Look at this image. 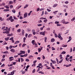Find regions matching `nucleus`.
I'll use <instances>...</instances> for the list:
<instances>
[{"mask_svg": "<svg viewBox=\"0 0 75 75\" xmlns=\"http://www.w3.org/2000/svg\"><path fill=\"white\" fill-rule=\"evenodd\" d=\"M18 43H20V42L19 41H16L14 43V44H18Z\"/></svg>", "mask_w": 75, "mask_h": 75, "instance_id": "obj_23", "label": "nucleus"}, {"mask_svg": "<svg viewBox=\"0 0 75 75\" xmlns=\"http://www.w3.org/2000/svg\"><path fill=\"white\" fill-rule=\"evenodd\" d=\"M50 60L53 64H56V61L54 60L53 61L52 59H51Z\"/></svg>", "mask_w": 75, "mask_h": 75, "instance_id": "obj_10", "label": "nucleus"}, {"mask_svg": "<svg viewBox=\"0 0 75 75\" xmlns=\"http://www.w3.org/2000/svg\"><path fill=\"white\" fill-rule=\"evenodd\" d=\"M5 31H6L5 32H3L4 34H8L9 33L8 31H7V30H5Z\"/></svg>", "mask_w": 75, "mask_h": 75, "instance_id": "obj_11", "label": "nucleus"}, {"mask_svg": "<svg viewBox=\"0 0 75 75\" xmlns=\"http://www.w3.org/2000/svg\"><path fill=\"white\" fill-rule=\"evenodd\" d=\"M20 51L21 52V54H25V51H23L20 50Z\"/></svg>", "mask_w": 75, "mask_h": 75, "instance_id": "obj_7", "label": "nucleus"}, {"mask_svg": "<svg viewBox=\"0 0 75 75\" xmlns=\"http://www.w3.org/2000/svg\"><path fill=\"white\" fill-rule=\"evenodd\" d=\"M14 58V57H10L9 58V61H13V60H14V58Z\"/></svg>", "mask_w": 75, "mask_h": 75, "instance_id": "obj_6", "label": "nucleus"}, {"mask_svg": "<svg viewBox=\"0 0 75 75\" xmlns=\"http://www.w3.org/2000/svg\"><path fill=\"white\" fill-rule=\"evenodd\" d=\"M45 31H44L43 32H39V34H40V35H45Z\"/></svg>", "mask_w": 75, "mask_h": 75, "instance_id": "obj_4", "label": "nucleus"}, {"mask_svg": "<svg viewBox=\"0 0 75 75\" xmlns=\"http://www.w3.org/2000/svg\"><path fill=\"white\" fill-rule=\"evenodd\" d=\"M10 8L11 9L12 8H13V5H11L10 6Z\"/></svg>", "mask_w": 75, "mask_h": 75, "instance_id": "obj_34", "label": "nucleus"}, {"mask_svg": "<svg viewBox=\"0 0 75 75\" xmlns=\"http://www.w3.org/2000/svg\"><path fill=\"white\" fill-rule=\"evenodd\" d=\"M13 19H14V20H18V18H16L15 16H13Z\"/></svg>", "mask_w": 75, "mask_h": 75, "instance_id": "obj_42", "label": "nucleus"}, {"mask_svg": "<svg viewBox=\"0 0 75 75\" xmlns=\"http://www.w3.org/2000/svg\"><path fill=\"white\" fill-rule=\"evenodd\" d=\"M58 12V11H55L53 12V13H54V15H55V14H57V12Z\"/></svg>", "mask_w": 75, "mask_h": 75, "instance_id": "obj_13", "label": "nucleus"}, {"mask_svg": "<svg viewBox=\"0 0 75 75\" xmlns=\"http://www.w3.org/2000/svg\"><path fill=\"white\" fill-rule=\"evenodd\" d=\"M42 47L41 49L39 48L38 49V50L39 52H41V50H42Z\"/></svg>", "mask_w": 75, "mask_h": 75, "instance_id": "obj_12", "label": "nucleus"}, {"mask_svg": "<svg viewBox=\"0 0 75 75\" xmlns=\"http://www.w3.org/2000/svg\"><path fill=\"white\" fill-rule=\"evenodd\" d=\"M58 6V4H54L53 6V7H56L57 6Z\"/></svg>", "mask_w": 75, "mask_h": 75, "instance_id": "obj_14", "label": "nucleus"}, {"mask_svg": "<svg viewBox=\"0 0 75 75\" xmlns=\"http://www.w3.org/2000/svg\"><path fill=\"white\" fill-rule=\"evenodd\" d=\"M47 40V37H45V42H46Z\"/></svg>", "mask_w": 75, "mask_h": 75, "instance_id": "obj_26", "label": "nucleus"}, {"mask_svg": "<svg viewBox=\"0 0 75 75\" xmlns=\"http://www.w3.org/2000/svg\"><path fill=\"white\" fill-rule=\"evenodd\" d=\"M16 70H13L12 72H11V75H13L14 74V72H16Z\"/></svg>", "mask_w": 75, "mask_h": 75, "instance_id": "obj_8", "label": "nucleus"}, {"mask_svg": "<svg viewBox=\"0 0 75 75\" xmlns=\"http://www.w3.org/2000/svg\"><path fill=\"white\" fill-rule=\"evenodd\" d=\"M29 5L28 4H26L24 7V8H26L27 7H28Z\"/></svg>", "mask_w": 75, "mask_h": 75, "instance_id": "obj_18", "label": "nucleus"}, {"mask_svg": "<svg viewBox=\"0 0 75 75\" xmlns=\"http://www.w3.org/2000/svg\"><path fill=\"white\" fill-rule=\"evenodd\" d=\"M26 45V44L25 43H24L23 45H22V47H25V46Z\"/></svg>", "mask_w": 75, "mask_h": 75, "instance_id": "obj_54", "label": "nucleus"}, {"mask_svg": "<svg viewBox=\"0 0 75 75\" xmlns=\"http://www.w3.org/2000/svg\"><path fill=\"white\" fill-rule=\"evenodd\" d=\"M38 73L39 74H44V73L42 71H40Z\"/></svg>", "mask_w": 75, "mask_h": 75, "instance_id": "obj_21", "label": "nucleus"}, {"mask_svg": "<svg viewBox=\"0 0 75 75\" xmlns=\"http://www.w3.org/2000/svg\"><path fill=\"white\" fill-rule=\"evenodd\" d=\"M4 7L5 8H7V9H9V8H10L9 6H5Z\"/></svg>", "mask_w": 75, "mask_h": 75, "instance_id": "obj_19", "label": "nucleus"}, {"mask_svg": "<svg viewBox=\"0 0 75 75\" xmlns=\"http://www.w3.org/2000/svg\"><path fill=\"white\" fill-rule=\"evenodd\" d=\"M4 45H7V43L6 42H4Z\"/></svg>", "mask_w": 75, "mask_h": 75, "instance_id": "obj_47", "label": "nucleus"}, {"mask_svg": "<svg viewBox=\"0 0 75 75\" xmlns=\"http://www.w3.org/2000/svg\"><path fill=\"white\" fill-rule=\"evenodd\" d=\"M4 11H10V9H5L4 10Z\"/></svg>", "mask_w": 75, "mask_h": 75, "instance_id": "obj_22", "label": "nucleus"}, {"mask_svg": "<svg viewBox=\"0 0 75 75\" xmlns=\"http://www.w3.org/2000/svg\"><path fill=\"white\" fill-rule=\"evenodd\" d=\"M36 65L35 63H34L32 65V67H35Z\"/></svg>", "mask_w": 75, "mask_h": 75, "instance_id": "obj_37", "label": "nucleus"}, {"mask_svg": "<svg viewBox=\"0 0 75 75\" xmlns=\"http://www.w3.org/2000/svg\"><path fill=\"white\" fill-rule=\"evenodd\" d=\"M32 12H33L32 11H30V12L28 13V15L29 16H30V15H31V13H32Z\"/></svg>", "mask_w": 75, "mask_h": 75, "instance_id": "obj_29", "label": "nucleus"}, {"mask_svg": "<svg viewBox=\"0 0 75 75\" xmlns=\"http://www.w3.org/2000/svg\"><path fill=\"white\" fill-rule=\"evenodd\" d=\"M32 43L33 45H34V44H35V40H32Z\"/></svg>", "mask_w": 75, "mask_h": 75, "instance_id": "obj_17", "label": "nucleus"}, {"mask_svg": "<svg viewBox=\"0 0 75 75\" xmlns=\"http://www.w3.org/2000/svg\"><path fill=\"white\" fill-rule=\"evenodd\" d=\"M25 61L27 62H29V61H30V60L28 59H26Z\"/></svg>", "mask_w": 75, "mask_h": 75, "instance_id": "obj_58", "label": "nucleus"}, {"mask_svg": "<svg viewBox=\"0 0 75 75\" xmlns=\"http://www.w3.org/2000/svg\"><path fill=\"white\" fill-rule=\"evenodd\" d=\"M55 40L54 38H52L51 39V42H54Z\"/></svg>", "mask_w": 75, "mask_h": 75, "instance_id": "obj_16", "label": "nucleus"}, {"mask_svg": "<svg viewBox=\"0 0 75 75\" xmlns=\"http://www.w3.org/2000/svg\"><path fill=\"white\" fill-rule=\"evenodd\" d=\"M47 11H48V12H50V11H51V10L48 8H47Z\"/></svg>", "mask_w": 75, "mask_h": 75, "instance_id": "obj_38", "label": "nucleus"}, {"mask_svg": "<svg viewBox=\"0 0 75 75\" xmlns=\"http://www.w3.org/2000/svg\"><path fill=\"white\" fill-rule=\"evenodd\" d=\"M2 6H5L6 5V3H5L4 2H3L2 4Z\"/></svg>", "mask_w": 75, "mask_h": 75, "instance_id": "obj_44", "label": "nucleus"}, {"mask_svg": "<svg viewBox=\"0 0 75 75\" xmlns=\"http://www.w3.org/2000/svg\"><path fill=\"white\" fill-rule=\"evenodd\" d=\"M52 51H54V50H55V49L53 47H52Z\"/></svg>", "mask_w": 75, "mask_h": 75, "instance_id": "obj_49", "label": "nucleus"}, {"mask_svg": "<svg viewBox=\"0 0 75 75\" xmlns=\"http://www.w3.org/2000/svg\"><path fill=\"white\" fill-rule=\"evenodd\" d=\"M63 59H62L61 60H60L59 62V63H62V61H63Z\"/></svg>", "mask_w": 75, "mask_h": 75, "instance_id": "obj_40", "label": "nucleus"}, {"mask_svg": "<svg viewBox=\"0 0 75 75\" xmlns=\"http://www.w3.org/2000/svg\"><path fill=\"white\" fill-rule=\"evenodd\" d=\"M69 3V2H68V1H66L65 2V4H68Z\"/></svg>", "mask_w": 75, "mask_h": 75, "instance_id": "obj_55", "label": "nucleus"}, {"mask_svg": "<svg viewBox=\"0 0 75 75\" xmlns=\"http://www.w3.org/2000/svg\"><path fill=\"white\" fill-rule=\"evenodd\" d=\"M5 61V59H2L1 60L2 62H3V61Z\"/></svg>", "mask_w": 75, "mask_h": 75, "instance_id": "obj_59", "label": "nucleus"}, {"mask_svg": "<svg viewBox=\"0 0 75 75\" xmlns=\"http://www.w3.org/2000/svg\"><path fill=\"white\" fill-rule=\"evenodd\" d=\"M11 51L12 52H15V50L13 49H12L11 50Z\"/></svg>", "mask_w": 75, "mask_h": 75, "instance_id": "obj_15", "label": "nucleus"}, {"mask_svg": "<svg viewBox=\"0 0 75 75\" xmlns=\"http://www.w3.org/2000/svg\"><path fill=\"white\" fill-rule=\"evenodd\" d=\"M33 35H35V34H36V32H33Z\"/></svg>", "mask_w": 75, "mask_h": 75, "instance_id": "obj_63", "label": "nucleus"}, {"mask_svg": "<svg viewBox=\"0 0 75 75\" xmlns=\"http://www.w3.org/2000/svg\"><path fill=\"white\" fill-rule=\"evenodd\" d=\"M42 25V24H38L37 26H38V27H40V26H41Z\"/></svg>", "mask_w": 75, "mask_h": 75, "instance_id": "obj_39", "label": "nucleus"}, {"mask_svg": "<svg viewBox=\"0 0 75 75\" xmlns=\"http://www.w3.org/2000/svg\"><path fill=\"white\" fill-rule=\"evenodd\" d=\"M63 21H63V24H69V22H65V19H64L63 20Z\"/></svg>", "mask_w": 75, "mask_h": 75, "instance_id": "obj_5", "label": "nucleus"}, {"mask_svg": "<svg viewBox=\"0 0 75 75\" xmlns=\"http://www.w3.org/2000/svg\"><path fill=\"white\" fill-rule=\"evenodd\" d=\"M8 53V51H5V52H4V54H7Z\"/></svg>", "mask_w": 75, "mask_h": 75, "instance_id": "obj_53", "label": "nucleus"}, {"mask_svg": "<svg viewBox=\"0 0 75 75\" xmlns=\"http://www.w3.org/2000/svg\"><path fill=\"white\" fill-rule=\"evenodd\" d=\"M24 30H23L22 31V35H24Z\"/></svg>", "mask_w": 75, "mask_h": 75, "instance_id": "obj_62", "label": "nucleus"}, {"mask_svg": "<svg viewBox=\"0 0 75 75\" xmlns=\"http://www.w3.org/2000/svg\"><path fill=\"white\" fill-rule=\"evenodd\" d=\"M62 54H60L59 55V57H60V59H62Z\"/></svg>", "mask_w": 75, "mask_h": 75, "instance_id": "obj_32", "label": "nucleus"}, {"mask_svg": "<svg viewBox=\"0 0 75 75\" xmlns=\"http://www.w3.org/2000/svg\"><path fill=\"white\" fill-rule=\"evenodd\" d=\"M66 54V52L64 51L62 53V54Z\"/></svg>", "mask_w": 75, "mask_h": 75, "instance_id": "obj_33", "label": "nucleus"}, {"mask_svg": "<svg viewBox=\"0 0 75 75\" xmlns=\"http://www.w3.org/2000/svg\"><path fill=\"white\" fill-rule=\"evenodd\" d=\"M42 58V59H44L45 58V56H44L43 55Z\"/></svg>", "mask_w": 75, "mask_h": 75, "instance_id": "obj_61", "label": "nucleus"}, {"mask_svg": "<svg viewBox=\"0 0 75 75\" xmlns=\"http://www.w3.org/2000/svg\"><path fill=\"white\" fill-rule=\"evenodd\" d=\"M31 36H32V34H30L29 35H28V38H29L30 37H31Z\"/></svg>", "mask_w": 75, "mask_h": 75, "instance_id": "obj_31", "label": "nucleus"}, {"mask_svg": "<svg viewBox=\"0 0 75 75\" xmlns=\"http://www.w3.org/2000/svg\"><path fill=\"white\" fill-rule=\"evenodd\" d=\"M21 62L24 61V59L22 58H21Z\"/></svg>", "mask_w": 75, "mask_h": 75, "instance_id": "obj_46", "label": "nucleus"}, {"mask_svg": "<svg viewBox=\"0 0 75 75\" xmlns=\"http://www.w3.org/2000/svg\"><path fill=\"white\" fill-rule=\"evenodd\" d=\"M6 20L7 21H9V20H10L11 22H13V21H14V20L13 19V17L11 16H10L9 18H7Z\"/></svg>", "mask_w": 75, "mask_h": 75, "instance_id": "obj_1", "label": "nucleus"}, {"mask_svg": "<svg viewBox=\"0 0 75 75\" xmlns=\"http://www.w3.org/2000/svg\"><path fill=\"white\" fill-rule=\"evenodd\" d=\"M45 14H48V12H47V11H45Z\"/></svg>", "mask_w": 75, "mask_h": 75, "instance_id": "obj_64", "label": "nucleus"}, {"mask_svg": "<svg viewBox=\"0 0 75 75\" xmlns=\"http://www.w3.org/2000/svg\"><path fill=\"white\" fill-rule=\"evenodd\" d=\"M71 64H69L68 65H67L66 67H71Z\"/></svg>", "mask_w": 75, "mask_h": 75, "instance_id": "obj_24", "label": "nucleus"}, {"mask_svg": "<svg viewBox=\"0 0 75 75\" xmlns=\"http://www.w3.org/2000/svg\"><path fill=\"white\" fill-rule=\"evenodd\" d=\"M10 28H11V27H10V28H8V27H6V29H4L3 30V31H8V32H9V31H10Z\"/></svg>", "mask_w": 75, "mask_h": 75, "instance_id": "obj_2", "label": "nucleus"}, {"mask_svg": "<svg viewBox=\"0 0 75 75\" xmlns=\"http://www.w3.org/2000/svg\"><path fill=\"white\" fill-rule=\"evenodd\" d=\"M62 47H67V45H62Z\"/></svg>", "mask_w": 75, "mask_h": 75, "instance_id": "obj_30", "label": "nucleus"}, {"mask_svg": "<svg viewBox=\"0 0 75 75\" xmlns=\"http://www.w3.org/2000/svg\"><path fill=\"white\" fill-rule=\"evenodd\" d=\"M63 6L64 7H66V8H68V6H67V5H63Z\"/></svg>", "mask_w": 75, "mask_h": 75, "instance_id": "obj_48", "label": "nucleus"}, {"mask_svg": "<svg viewBox=\"0 0 75 75\" xmlns=\"http://www.w3.org/2000/svg\"><path fill=\"white\" fill-rule=\"evenodd\" d=\"M47 19H45V20H44V23H47Z\"/></svg>", "mask_w": 75, "mask_h": 75, "instance_id": "obj_45", "label": "nucleus"}, {"mask_svg": "<svg viewBox=\"0 0 75 75\" xmlns=\"http://www.w3.org/2000/svg\"><path fill=\"white\" fill-rule=\"evenodd\" d=\"M23 42H25V40H26V38L25 37H24L23 38Z\"/></svg>", "mask_w": 75, "mask_h": 75, "instance_id": "obj_25", "label": "nucleus"}, {"mask_svg": "<svg viewBox=\"0 0 75 75\" xmlns=\"http://www.w3.org/2000/svg\"><path fill=\"white\" fill-rule=\"evenodd\" d=\"M10 28H11V27H10V28H8V27H6V29H4L3 30V31H8V32H9V31H10Z\"/></svg>", "mask_w": 75, "mask_h": 75, "instance_id": "obj_3", "label": "nucleus"}, {"mask_svg": "<svg viewBox=\"0 0 75 75\" xmlns=\"http://www.w3.org/2000/svg\"><path fill=\"white\" fill-rule=\"evenodd\" d=\"M21 13V12H19V15L18 16H17V17L19 18L20 17V15Z\"/></svg>", "mask_w": 75, "mask_h": 75, "instance_id": "obj_51", "label": "nucleus"}, {"mask_svg": "<svg viewBox=\"0 0 75 75\" xmlns=\"http://www.w3.org/2000/svg\"><path fill=\"white\" fill-rule=\"evenodd\" d=\"M24 16L23 18H26L27 17V13H25V14L24 15Z\"/></svg>", "mask_w": 75, "mask_h": 75, "instance_id": "obj_9", "label": "nucleus"}, {"mask_svg": "<svg viewBox=\"0 0 75 75\" xmlns=\"http://www.w3.org/2000/svg\"><path fill=\"white\" fill-rule=\"evenodd\" d=\"M5 28H6V27L5 26H4L3 27H2V28H1V30H4V29Z\"/></svg>", "mask_w": 75, "mask_h": 75, "instance_id": "obj_52", "label": "nucleus"}, {"mask_svg": "<svg viewBox=\"0 0 75 75\" xmlns=\"http://www.w3.org/2000/svg\"><path fill=\"white\" fill-rule=\"evenodd\" d=\"M12 48H13V46L10 45L9 47V49H11Z\"/></svg>", "mask_w": 75, "mask_h": 75, "instance_id": "obj_43", "label": "nucleus"}, {"mask_svg": "<svg viewBox=\"0 0 75 75\" xmlns=\"http://www.w3.org/2000/svg\"><path fill=\"white\" fill-rule=\"evenodd\" d=\"M13 38H14L12 37L9 39V40H12H12H13Z\"/></svg>", "mask_w": 75, "mask_h": 75, "instance_id": "obj_56", "label": "nucleus"}, {"mask_svg": "<svg viewBox=\"0 0 75 75\" xmlns=\"http://www.w3.org/2000/svg\"><path fill=\"white\" fill-rule=\"evenodd\" d=\"M35 69H34L33 70V71H32V73H35Z\"/></svg>", "mask_w": 75, "mask_h": 75, "instance_id": "obj_50", "label": "nucleus"}, {"mask_svg": "<svg viewBox=\"0 0 75 75\" xmlns=\"http://www.w3.org/2000/svg\"><path fill=\"white\" fill-rule=\"evenodd\" d=\"M57 27L59 26H61V24H57Z\"/></svg>", "mask_w": 75, "mask_h": 75, "instance_id": "obj_57", "label": "nucleus"}, {"mask_svg": "<svg viewBox=\"0 0 75 75\" xmlns=\"http://www.w3.org/2000/svg\"><path fill=\"white\" fill-rule=\"evenodd\" d=\"M24 55V57H27L28 55V54L27 53L26 54H25Z\"/></svg>", "mask_w": 75, "mask_h": 75, "instance_id": "obj_35", "label": "nucleus"}, {"mask_svg": "<svg viewBox=\"0 0 75 75\" xmlns=\"http://www.w3.org/2000/svg\"><path fill=\"white\" fill-rule=\"evenodd\" d=\"M17 33H20L21 32V29H19L17 30Z\"/></svg>", "mask_w": 75, "mask_h": 75, "instance_id": "obj_20", "label": "nucleus"}, {"mask_svg": "<svg viewBox=\"0 0 75 75\" xmlns=\"http://www.w3.org/2000/svg\"><path fill=\"white\" fill-rule=\"evenodd\" d=\"M12 11L13 13H16V10L15 9H13Z\"/></svg>", "mask_w": 75, "mask_h": 75, "instance_id": "obj_28", "label": "nucleus"}, {"mask_svg": "<svg viewBox=\"0 0 75 75\" xmlns=\"http://www.w3.org/2000/svg\"><path fill=\"white\" fill-rule=\"evenodd\" d=\"M35 48H37V47H38V46H37V43H35Z\"/></svg>", "mask_w": 75, "mask_h": 75, "instance_id": "obj_41", "label": "nucleus"}, {"mask_svg": "<svg viewBox=\"0 0 75 75\" xmlns=\"http://www.w3.org/2000/svg\"><path fill=\"white\" fill-rule=\"evenodd\" d=\"M54 36L56 38H57V37H58V35L57 34H54Z\"/></svg>", "mask_w": 75, "mask_h": 75, "instance_id": "obj_36", "label": "nucleus"}, {"mask_svg": "<svg viewBox=\"0 0 75 75\" xmlns=\"http://www.w3.org/2000/svg\"><path fill=\"white\" fill-rule=\"evenodd\" d=\"M5 40L6 41H8V40H9V37L5 38Z\"/></svg>", "mask_w": 75, "mask_h": 75, "instance_id": "obj_27", "label": "nucleus"}, {"mask_svg": "<svg viewBox=\"0 0 75 75\" xmlns=\"http://www.w3.org/2000/svg\"><path fill=\"white\" fill-rule=\"evenodd\" d=\"M55 24H59V22L58 21H56L55 22Z\"/></svg>", "mask_w": 75, "mask_h": 75, "instance_id": "obj_60", "label": "nucleus"}]
</instances>
